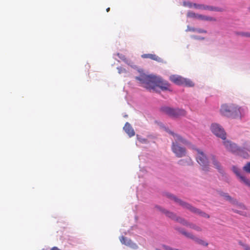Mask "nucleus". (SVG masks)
Instances as JSON below:
<instances>
[{
    "label": "nucleus",
    "mask_w": 250,
    "mask_h": 250,
    "mask_svg": "<svg viewBox=\"0 0 250 250\" xmlns=\"http://www.w3.org/2000/svg\"><path fill=\"white\" fill-rule=\"evenodd\" d=\"M168 133L173 137L174 139L171 147L173 153L178 158L186 156L187 149L185 147H182L181 144L188 145V142L179 134H176L171 131H169Z\"/></svg>",
    "instance_id": "f257e3e1"
},
{
    "label": "nucleus",
    "mask_w": 250,
    "mask_h": 250,
    "mask_svg": "<svg viewBox=\"0 0 250 250\" xmlns=\"http://www.w3.org/2000/svg\"><path fill=\"white\" fill-rule=\"evenodd\" d=\"M220 112L222 115L229 118H241L245 114V109L233 104H225L221 105Z\"/></svg>",
    "instance_id": "f03ea898"
},
{
    "label": "nucleus",
    "mask_w": 250,
    "mask_h": 250,
    "mask_svg": "<svg viewBox=\"0 0 250 250\" xmlns=\"http://www.w3.org/2000/svg\"><path fill=\"white\" fill-rule=\"evenodd\" d=\"M167 196L169 198L174 200L176 203L179 204V205L181 206L183 208L188 209L191 212L194 213L198 214L200 216L206 218H209L210 217V216L208 214L206 213L204 211H202V210L198 208H197L192 206L190 204L187 202H185L180 199H178V198H177L176 197L174 196L172 194H168L167 195Z\"/></svg>",
    "instance_id": "7ed1b4c3"
},
{
    "label": "nucleus",
    "mask_w": 250,
    "mask_h": 250,
    "mask_svg": "<svg viewBox=\"0 0 250 250\" xmlns=\"http://www.w3.org/2000/svg\"><path fill=\"white\" fill-rule=\"evenodd\" d=\"M156 77L155 76L143 74L139 77H136L135 79L139 81L140 83L144 87L147 89H154Z\"/></svg>",
    "instance_id": "20e7f679"
},
{
    "label": "nucleus",
    "mask_w": 250,
    "mask_h": 250,
    "mask_svg": "<svg viewBox=\"0 0 250 250\" xmlns=\"http://www.w3.org/2000/svg\"><path fill=\"white\" fill-rule=\"evenodd\" d=\"M193 149L196 151V159L197 163L202 167V170L205 172L209 171L210 168L206 154L199 149Z\"/></svg>",
    "instance_id": "39448f33"
},
{
    "label": "nucleus",
    "mask_w": 250,
    "mask_h": 250,
    "mask_svg": "<svg viewBox=\"0 0 250 250\" xmlns=\"http://www.w3.org/2000/svg\"><path fill=\"white\" fill-rule=\"evenodd\" d=\"M161 111L171 118H177L180 116H184L187 112L185 110L180 108H173L168 106L162 107Z\"/></svg>",
    "instance_id": "423d86ee"
},
{
    "label": "nucleus",
    "mask_w": 250,
    "mask_h": 250,
    "mask_svg": "<svg viewBox=\"0 0 250 250\" xmlns=\"http://www.w3.org/2000/svg\"><path fill=\"white\" fill-rule=\"evenodd\" d=\"M169 80L177 85H183L190 87L194 85V83L192 82L188 79H185L179 75H171L169 77Z\"/></svg>",
    "instance_id": "0eeeda50"
},
{
    "label": "nucleus",
    "mask_w": 250,
    "mask_h": 250,
    "mask_svg": "<svg viewBox=\"0 0 250 250\" xmlns=\"http://www.w3.org/2000/svg\"><path fill=\"white\" fill-rule=\"evenodd\" d=\"M223 140V144L228 150L234 153L238 151L239 154L244 158H248L249 157V154L247 153L242 154L241 152H240V150L238 149L235 144H233L228 140H226V139Z\"/></svg>",
    "instance_id": "6e6552de"
},
{
    "label": "nucleus",
    "mask_w": 250,
    "mask_h": 250,
    "mask_svg": "<svg viewBox=\"0 0 250 250\" xmlns=\"http://www.w3.org/2000/svg\"><path fill=\"white\" fill-rule=\"evenodd\" d=\"M177 230L179 231L180 233L187 237V238H190L191 239H192L194 240L195 242H196L197 244L204 246H208V243L204 241L202 239H201L200 238H198L196 237H195L193 234H192L191 233L188 232L183 229H181L180 228H177L176 229Z\"/></svg>",
    "instance_id": "1a4fd4ad"
},
{
    "label": "nucleus",
    "mask_w": 250,
    "mask_h": 250,
    "mask_svg": "<svg viewBox=\"0 0 250 250\" xmlns=\"http://www.w3.org/2000/svg\"><path fill=\"white\" fill-rule=\"evenodd\" d=\"M211 132L216 136L221 138L223 140L226 139V133L223 128L217 124H212L210 126Z\"/></svg>",
    "instance_id": "9d476101"
},
{
    "label": "nucleus",
    "mask_w": 250,
    "mask_h": 250,
    "mask_svg": "<svg viewBox=\"0 0 250 250\" xmlns=\"http://www.w3.org/2000/svg\"><path fill=\"white\" fill-rule=\"evenodd\" d=\"M155 208L159 210V211H161L162 212L166 214L167 216L168 217L171 218V219L180 223L182 224V222L180 220V219H185L183 218H182L179 216H177L175 213L172 212H170L168 210H166L165 209H164L162 208L161 207L158 206H156Z\"/></svg>",
    "instance_id": "9b49d317"
},
{
    "label": "nucleus",
    "mask_w": 250,
    "mask_h": 250,
    "mask_svg": "<svg viewBox=\"0 0 250 250\" xmlns=\"http://www.w3.org/2000/svg\"><path fill=\"white\" fill-rule=\"evenodd\" d=\"M233 205L236 207V208H233L232 211L236 213H238L242 216H246L247 213L246 211L247 209L245 205L238 201L236 199V203H232Z\"/></svg>",
    "instance_id": "f8f14e48"
},
{
    "label": "nucleus",
    "mask_w": 250,
    "mask_h": 250,
    "mask_svg": "<svg viewBox=\"0 0 250 250\" xmlns=\"http://www.w3.org/2000/svg\"><path fill=\"white\" fill-rule=\"evenodd\" d=\"M156 86L160 87L162 90H169L170 84L167 82L157 77L154 84V88Z\"/></svg>",
    "instance_id": "ddd939ff"
},
{
    "label": "nucleus",
    "mask_w": 250,
    "mask_h": 250,
    "mask_svg": "<svg viewBox=\"0 0 250 250\" xmlns=\"http://www.w3.org/2000/svg\"><path fill=\"white\" fill-rule=\"evenodd\" d=\"M180 220L182 222V224L184 226L188 227L189 228L194 229L198 232L202 231V229L201 227L196 225L195 224L190 223L186 219H180Z\"/></svg>",
    "instance_id": "4468645a"
},
{
    "label": "nucleus",
    "mask_w": 250,
    "mask_h": 250,
    "mask_svg": "<svg viewBox=\"0 0 250 250\" xmlns=\"http://www.w3.org/2000/svg\"><path fill=\"white\" fill-rule=\"evenodd\" d=\"M120 240L122 244L129 246L133 249H137L138 246L136 244L132 242V241L125 237L122 236L120 237Z\"/></svg>",
    "instance_id": "2eb2a0df"
},
{
    "label": "nucleus",
    "mask_w": 250,
    "mask_h": 250,
    "mask_svg": "<svg viewBox=\"0 0 250 250\" xmlns=\"http://www.w3.org/2000/svg\"><path fill=\"white\" fill-rule=\"evenodd\" d=\"M178 164L182 166H192L193 162L190 157H188L185 159H180L178 161Z\"/></svg>",
    "instance_id": "dca6fc26"
},
{
    "label": "nucleus",
    "mask_w": 250,
    "mask_h": 250,
    "mask_svg": "<svg viewBox=\"0 0 250 250\" xmlns=\"http://www.w3.org/2000/svg\"><path fill=\"white\" fill-rule=\"evenodd\" d=\"M124 129L129 137H131L135 135L134 130L128 123H126L125 124Z\"/></svg>",
    "instance_id": "f3484780"
},
{
    "label": "nucleus",
    "mask_w": 250,
    "mask_h": 250,
    "mask_svg": "<svg viewBox=\"0 0 250 250\" xmlns=\"http://www.w3.org/2000/svg\"><path fill=\"white\" fill-rule=\"evenodd\" d=\"M141 57L144 59H150L151 60L156 61L158 62H160L162 61V59L155 54H144L142 55Z\"/></svg>",
    "instance_id": "a211bd4d"
},
{
    "label": "nucleus",
    "mask_w": 250,
    "mask_h": 250,
    "mask_svg": "<svg viewBox=\"0 0 250 250\" xmlns=\"http://www.w3.org/2000/svg\"><path fill=\"white\" fill-rule=\"evenodd\" d=\"M211 161L215 168H216L220 172H222V169L220 163L218 161L216 157L212 155L211 157Z\"/></svg>",
    "instance_id": "6ab92c4d"
},
{
    "label": "nucleus",
    "mask_w": 250,
    "mask_h": 250,
    "mask_svg": "<svg viewBox=\"0 0 250 250\" xmlns=\"http://www.w3.org/2000/svg\"><path fill=\"white\" fill-rule=\"evenodd\" d=\"M219 194L225 200L229 201L231 204L236 203V199L232 198L228 193L220 191L219 192Z\"/></svg>",
    "instance_id": "aec40b11"
},
{
    "label": "nucleus",
    "mask_w": 250,
    "mask_h": 250,
    "mask_svg": "<svg viewBox=\"0 0 250 250\" xmlns=\"http://www.w3.org/2000/svg\"><path fill=\"white\" fill-rule=\"evenodd\" d=\"M239 178L241 182H243L246 186L250 187V180L249 179L247 178L243 175H242Z\"/></svg>",
    "instance_id": "412c9836"
},
{
    "label": "nucleus",
    "mask_w": 250,
    "mask_h": 250,
    "mask_svg": "<svg viewBox=\"0 0 250 250\" xmlns=\"http://www.w3.org/2000/svg\"><path fill=\"white\" fill-rule=\"evenodd\" d=\"M198 19H200L202 20L205 21H215L216 19L214 18L210 17H207L205 16H203L202 15H199Z\"/></svg>",
    "instance_id": "4be33fe9"
},
{
    "label": "nucleus",
    "mask_w": 250,
    "mask_h": 250,
    "mask_svg": "<svg viewBox=\"0 0 250 250\" xmlns=\"http://www.w3.org/2000/svg\"><path fill=\"white\" fill-rule=\"evenodd\" d=\"M207 10H208L210 11H218V12H222L224 11V10L221 8H219V7H217L210 6H208Z\"/></svg>",
    "instance_id": "5701e85b"
},
{
    "label": "nucleus",
    "mask_w": 250,
    "mask_h": 250,
    "mask_svg": "<svg viewBox=\"0 0 250 250\" xmlns=\"http://www.w3.org/2000/svg\"><path fill=\"white\" fill-rule=\"evenodd\" d=\"M193 6L197 9L207 10L208 6L204 4H193Z\"/></svg>",
    "instance_id": "b1692460"
},
{
    "label": "nucleus",
    "mask_w": 250,
    "mask_h": 250,
    "mask_svg": "<svg viewBox=\"0 0 250 250\" xmlns=\"http://www.w3.org/2000/svg\"><path fill=\"white\" fill-rule=\"evenodd\" d=\"M199 16V14H195V13L192 11H189L187 13V16L189 18L198 19Z\"/></svg>",
    "instance_id": "393cba45"
},
{
    "label": "nucleus",
    "mask_w": 250,
    "mask_h": 250,
    "mask_svg": "<svg viewBox=\"0 0 250 250\" xmlns=\"http://www.w3.org/2000/svg\"><path fill=\"white\" fill-rule=\"evenodd\" d=\"M232 170L238 178L242 175L241 174L239 169L236 167L233 166L232 167Z\"/></svg>",
    "instance_id": "a878e982"
},
{
    "label": "nucleus",
    "mask_w": 250,
    "mask_h": 250,
    "mask_svg": "<svg viewBox=\"0 0 250 250\" xmlns=\"http://www.w3.org/2000/svg\"><path fill=\"white\" fill-rule=\"evenodd\" d=\"M243 169L246 172L250 173V162L247 163V164L243 167Z\"/></svg>",
    "instance_id": "bb28decb"
},
{
    "label": "nucleus",
    "mask_w": 250,
    "mask_h": 250,
    "mask_svg": "<svg viewBox=\"0 0 250 250\" xmlns=\"http://www.w3.org/2000/svg\"><path fill=\"white\" fill-rule=\"evenodd\" d=\"M193 4L192 2L189 1H184L183 2V5L188 8H192L193 6Z\"/></svg>",
    "instance_id": "cd10ccee"
},
{
    "label": "nucleus",
    "mask_w": 250,
    "mask_h": 250,
    "mask_svg": "<svg viewBox=\"0 0 250 250\" xmlns=\"http://www.w3.org/2000/svg\"><path fill=\"white\" fill-rule=\"evenodd\" d=\"M239 243L241 246H242L244 250H250V247L249 246L243 244L241 242H240Z\"/></svg>",
    "instance_id": "c85d7f7f"
},
{
    "label": "nucleus",
    "mask_w": 250,
    "mask_h": 250,
    "mask_svg": "<svg viewBox=\"0 0 250 250\" xmlns=\"http://www.w3.org/2000/svg\"><path fill=\"white\" fill-rule=\"evenodd\" d=\"M245 148L250 152V143H246L245 144Z\"/></svg>",
    "instance_id": "c756f323"
},
{
    "label": "nucleus",
    "mask_w": 250,
    "mask_h": 250,
    "mask_svg": "<svg viewBox=\"0 0 250 250\" xmlns=\"http://www.w3.org/2000/svg\"><path fill=\"white\" fill-rule=\"evenodd\" d=\"M240 35L242 36H245L247 37H250V33H241L240 34Z\"/></svg>",
    "instance_id": "7c9ffc66"
},
{
    "label": "nucleus",
    "mask_w": 250,
    "mask_h": 250,
    "mask_svg": "<svg viewBox=\"0 0 250 250\" xmlns=\"http://www.w3.org/2000/svg\"><path fill=\"white\" fill-rule=\"evenodd\" d=\"M119 57L125 62L128 63V60L124 56L121 55V56H119Z\"/></svg>",
    "instance_id": "2f4dec72"
},
{
    "label": "nucleus",
    "mask_w": 250,
    "mask_h": 250,
    "mask_svg": "<svg viewBox=\"0 0 250 250\" xmlns=\"http://www.w3.org/2000/svg\"><path fill=\"white\" fill-rule=\"evenodd\" d=\"M196 31L198 32V33H206L207 32L206 31H205L203 29H196Z\"/></svg>",
    "instance_id": "473e14b6"
},
{
    "label": "nucleus",
    "mask_w": 250,
    "mask_h": 250,
    "mask_svg": "<svg viewBox=\"0 0 250 250\" xmlns=\"http://www.w3.org/2000/svg\"><path fill=\"white\" fill-rule=\"evenodd\" d=\"M188 30L195 32V31H196V29H195L194 28H191V27H188Z\"/></svg>",
    "instance_id": "72a5a7b5"
},
{
    "label": "nucleus",
    "mask_w": 250,
    "mask_h": 250,
    "mask_svg": "<svg viewBox=\"0 0 250 250\" xmlns=\"http://www.w3.org/2000/svg\"><path fill=\"white\" fill-rule=\"evenodd\" d=\"M50 250H61L59 249H58L57 247H54L52 248Z\"/></svg>",
    "instance_id": "f704fd0d"
},
{
    "label": "nucleus",
    "mask_w": 250,
    "mask_h": 250,
    "mask_svg": "<svg viewBox=\"0 0 250 250\" xmlns=\"http://www.w3.org/2000/svg\"><path fill=\"white\" fill-rule=\"evenodd\" d=\"M106 11L107 12H108L110 11V8L108 7L107 8H106Z\"/></svg>",
    "instance_id": "c9c22d12"
},
{
    "label": "nucleus",
    "mask_w": 250,
    "mask_h": 250,
    "mask_svg": "<svg viewBox=\"0 0 250 250\" xmlns=\"http://www.w3.org/2000/svg\"><path fill=\"white\" fill-rule=\"evenodd\" d=\"M249 11L250 12V7L249 8Z\"/></svg>",
    "instance_id": "e433bc0d"
}]
</instances>
